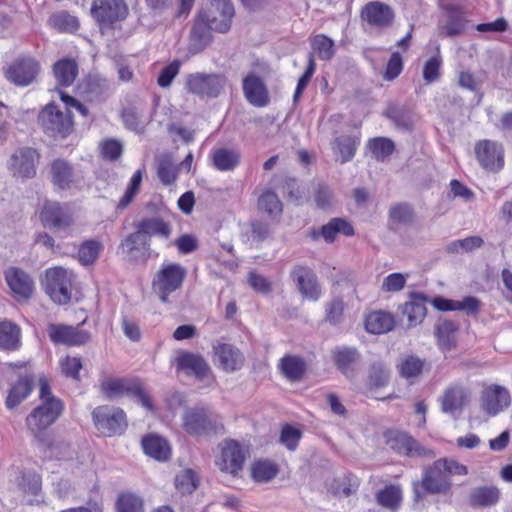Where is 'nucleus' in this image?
<instances>
[{"mask_svg":"<svg viewBox=\"0 0 512 512\" xmlns=\"http://www.w3.org/2000/svg\"><path fill=\"white\" fill-rule=\"evenodd\" d=\"M39 220L45 228L66 230L74 224V217L67 205L45 201L39 211Z\"/></svg>","mask_w":512,"mask_h":512,"instance_id":"17","label":"nucleus"},{"mask_svg":"<svg viewBox=\"0 0 512 512\" xmlns=\"http://www.w3.org/2000/svg\"><path fill=\"white\" fill-rule=\"evenodd\" d=\"M458 326L455 322L446 320L436 328L437 343L441 350L450 351L456 347Z\"/></svg>","mask_w":512,"mask_h":512,"instance_id":"45","label":"nucleus"},{"mask_svg":"<svg viewBox=\"0 0 512 512\" xmlns=\"http://www.w3.org/2000/svg\"><path fill=\"white\" fill-rule=\"evenodd\" d=\"M61 373L75 381L80 380V371L83 368L81 357L66 355L59 360Z\"/></svg>","mask_w":512,"mask_h":512,"instance_id":"58","label":"nucleus"},{"mask_svg":"<svg viewBox=\"0 0 512 512\" xmlns=\"http://www.w3.org/2000/svg\"><path fill=\"white\" fill-rule=\"evenodd\" d=\"M156 172L159 180L165 186L173 185L178 178V167L174 165L169 157H164L158 161Z\"/></svg>","mask_w":512,"mask_h":512,"instance_id":"55","label":"nucleus"},{"mask_svg":"<svg viewBox=\"0 0 512 512\" xmlns=\"http://www.w3.org/2000/svg\"><path fill=\"white\" fill-rule=\"evenodd\" d=\"M141 446L146 455L157 461H168L171 457L169 442L156 433L144 435L141 439Z\"/></svg>","mask_w":512,"mask_h":512,"instance_id":"31","label":"nucleus"},{"mask_svg":"<svg viewBox=\"0 0 512 512\" xmlns=\"http://www.w3.org/2000/svg\"><path fill=\"white\" fill-rule=\"evenodd\" d=\"M467 391L461 384L455 383L447 387L440 399L441 409L446 413H454L463 409L467 402Z\"/></svg>","mask_w":512,"mask_h":512,"instance_id":"36","label":"nucleus"},{"mask_svg":"<svg viewBox=\"0 0 512 512\" xmlns=\"http://www.w3.org/2000/svg\"><path fill=\"white\" fill-rule=\"evenodd\" d=\"M4 277L14 299L21 302L31 298L35 285L28 273L17 267H9Z\"/></svg>","mask_w":512,"mask_h":512,"instance_id":"19","label":"nucleus"},{"mask_svg":"<svg viewBox=\"0 0 512 512\" xmlns=\"http://www.w3.org/2000/svg\"><path fill=\"white\" fill-rule=\"evenodd\" d=\"M354 234L355 229L352 223L341 217L331 218L319 230L313 229L309 232V236L313 240H318L321 237L329 244L333 243L338 235L351 237Z\"/></svg>","mask_w":512,"mask_h":512,"instance_id":"23","label":"nucleus"},{"mask_svg":"<svg viewBox=\"0 0 512 512\" xmlns=\"http://www.w3.org/2000/svg\"><path fill=\"white\" fill-rule=\"evenodd\" d=\"M57 88L70 87L79 73V65L74 58L64 57L57 60L52 67Z\"/></svg>","mask_w":512,"mask_h":512,"instance_id":"32","label":"nucleus"},{"mask_svg":"<svg viewBox=\"0 0 512 512\" xmlns=\"http://www.w3.org/2000/svg\"><path fill=\"white\" fill-rule=\"evenodd\" d=\"M277 368L288 381L299 382L307 372V363L304 358L298 355L285 354L279 359Z\"/></svg>","mask_w":512,"mask_h":512,"instance_id":"30","label":"nucleus"},{"mask_svg":"<svg viewBox=\"0 0 512 512\" xmlns=\"http://www.w3.org/2000/svg\"><path fill=\"white\" fill-rule=\"evenodd\" d=\"M345 311V303L341 297H335L326 304L325 320L332 325L341 322Z\"/></svg>","mask_w":512,"mask_h":512,"instance_id":"62","label":"nucleus"},{"mask_svg":"<svg viewBox=\"0 0 512 512\" xmlns=\"http://www.w3.org/2000/svg\"><path fill=\"white\" fill-rule=\"evenodd\" d=\"M143 173L141 170H137L132 175L129 185L124 193V195L121 197L118 203V207L123 209L126 208L135 198V196L138 194L140 190V186L142 183Z\"/></svg>","mask_w":512,"mask_h":512,"instance_id":"60","label":"nucleus"},{"mask_svg":"<svg viewBox=\"0 0 512 512\" xmlns=\"http://www.w3.org/2000/svg\"><path fill=\"white\" fill-rule=\"evenodd\" d=\"M21 347V329L9 321L0 320V349L16 351Z\"/></svg>","mask_w":512,"mask_h":512,"instance_id":"40","label":"nucleus"},{"mask_svg":"<svg viewBox=\"0 0 512 512\" xmlns=\"http://www.w3.org/2000/svg\"><path fill=\"white\" fill-rule=\"evenodd\" d=\"M442 58L440 55L430 57L423 66V79L427 84L436 82L441 76Z\"/></svg>","mask_w":512,"mask_h":512,"instance_id":"63","label":"nucleus"},{"mask_svg":"<svg viewBox=\"0 0 512 512\" xmlns=\"http://www.w3.org/2000/svg\"><path fill=\"white\" fill-rule=\"evenodd\" d=\"M240 160V153L234 149L221 147L211 152L212 164L218 171H233L240 164Z\"/></svg>","mask_w":512,"mask_h":512,"instance_id":"39","label":"nucleus"},{"mask_svg":"<svg viewBox=\"0 0 512 512\" xmlns=\"http://www.w3.org/2000/svg\"><path fill=\"white\" fill-rule=\"evenodd\" d=\"M500 499V490L494 485H485L475 488L469 502L473 507H489L495 505Z\"/></svg>","mask_w":512,"mask_h":512,"instance_id":"44","label":"nucleus"},{"mask_svg":"<svg viewBox=\"0 0 512 512\" xmlns=\"http://www.w3.org/2000/svg\"><path fill=\"white\" fill-rule=\"evenodd\" d=\"M198 12L210 24L214 32L221 34L229 32L235 16L234 5L230 0H208Z\"/></svg>","mask_w":512,"mask_h":512,"instance_id":"13","label":"nucleus"},{"mask_svg":"<svg viewBox=\"0 0 512 512\" xmlns=\"http://www.w3.org/2000/svg\"><path fill=\"white\" fill-rule=\"evenodd\" d=\"M187 276V270L179 263H163L152 279V290L162 303L169 302V296L180 290Z\"/></svg>","mask_w":512,"mask_h":512,"instance_id":"7","label":"nucleus"},{"mask_svg":"<svg viewBox=\"0 0 512 512\" xmlns=\"http://www.w3.org/2000/svg\"><path fill=\"white\" fill-rule=\"evenodd\" d=\"M426 298L421 294H413L402 306V314L407 317L408 326L420 324L426 316Z\"/></svg>","mask_w":512,"mask_h":512,"instance_id":"38","label":"nucleus"},{"mask_svg":"<svg viewBox=\"0 0 512 512\" xmlns=\"http://www.w3.org/2000/svg\"><path fill=\"white\" fill-rule=\"evenodd\" d=\"M116 512H143V499L132 492H122L115 502Z\"/></svg>","mask_w":512,"mask_h":512,"instance_id":"50","label":"nucleus"},{"mask_svg":"<svg viewBox=\"0 0 512 512\" xmlns=\"http://www.w3.org/2000/svg\"><path fill=\"white\" fill-rule=\"evenodd\" d=\"M336 368L344 375L351 376L360 360V353L355 347L338 346L331 352Z\"/></svg>","mask_w":512,"mask_h":512,"instance_id":"35","label":"nucleus"},{"mask_svg":"<svg viewBox=\"0 0 512 512\" xmlns=\"http://www.w3.org/2000/svg\"><path fill=\"white\" fill-rule=\"evenodd\" d=\"M175 362L178 370L194 375L198 379H204L211 374L209 365L201 355L183 351Z\"/></svg>","mask_w":512,"mask_h":512,"instance_id":"26","label":"nucleus"},{"mask_svg":"<svg viewBox=\"0 0 512 512\" xmlns=\"http://www.w3.org/2000/svg\"><path fill=\"white\" fill-rule=\"evenodd\" d=\"M98 151L101 159L115 162L122 156L123 145L117 139L105 138L99 143Z\"/></svg>","mask_w":512,"mask_h":512,"instance_id":"54","label":"nucleus"},{"mask_svg":"<svg viewBox=\"0 0 512 512\" xmlns=\"http://www.w3.org/2000/svg\"><path fill=\"white\" fill-rule=\"evenodd\" d=\"M359 142L358 138L348 135L340 136L335 139L333 149L340 155L341 163L348 162L354 157Z\"/></svg>","mask_w":512,"mask_h":512,"instance_id":"49","label":"nucleus"},{"mask_svg":"<svg viewBox=\"0 0 512 512\" xmlns=\"http://www.w3.org/2000/svg\"><path fill=\"white\" fill-rule=\"evenodd\" d=\"M474 153L481 168L491 173H498L505 165L503 145L494 140L483 139L475 143Z\"/></svg>","mask_w":512,"mask_h":512,"instance_id":"16","label":"nucleus"},{"mask_svg":"<svg viewBox=\"0 0 512 512\" xmlns=\"http://www.w3.org/2000/svg\"><path fill=\"white\" fill-rule=\"evenodd\" d=\"M137 225L149 239L152 236L168 239L172 234L171 225L160 217L143 218Z\"/></svg>","mask_w":512,"mask_h":512,"instance_id":"43","label":"nucleus"},{"mask_svg":"<svg viewBox=\"0 0 512 512\" xmlns=\"http://www.w3.org/2000/svg\"><path fill=\"white\" fill-rule=\"evenodd\" d=\"M258 208L269 216H278L282 213L283 206L277 194L270 190H264L258 198Z\"/></svg>","mask_w":512,"mask_h":512,"instance_id":"53","label":"nucleus"},{"mask_svg":"<svg viewBox=\"0 0 512 512\" xmlns=\"http://www.w3.org/2000/svg\"><path fill=\"white\" fill-rule=\"evenodd\" d=\"M359 18L363 28L384 31L394 25L396 12L391 5L383 1L371 0L361 7Z\"/></svg>","mask_w":512,"mask_h":512,"instance_id":"9","label":"nucleus"},{"mask_svg":"<svg viewBox=\"0 0 512 512\" xmlns=\"http://www.w3.org/2000/svg\"><path fill=\"white\" fill-rule=\"evenodd\" d=\"M50 175L52 184L59 190H67L75 182L74 168L65 159L57 158L50 164Z\"/></svg>","mask_w":512,"mask_h":512,"instance_id":"33","label":"nucleus"},{"mask_svg":"<svg viewBox=\"0 0 512 512\" xmlns=\"http://www.w3.org/2000/svg\"><path fill=\"white\" fill-rule=\"evenodd\" d=\"M19 487L26 495L37 496L42 490V477L35 471L23 472Z\"/></svg>","mask_w":512,"mask_h":512,"instance_id":"56","label":"nucleus"},{"mask_svg":"<svg viewBox=\"0 0 512 512\" xmlns=\"http://www.w3.org/2000/svg\"><path fill=\"white\" fill-rule=\"evenodd\" d=\"M227 78L223 74L216 73H192L185 79V88L188 93L199 98H216L223 91Z\"/></svg>","mask_w":512,"mask_h":512,"instance_id":"11","label":"nucleus"},{"mask_svg":"<svg viewBox=\"0 0 512 512\" xmlns=\"http://www.w3.org/2000/svg\"><path fill=\"white\" fill-rule=\"evenodd\" d=\"M378 505L390 511H397L403 502V490L398 484H389L375 495Z\"/></svg>","mask_w":512,"mask_h":512,"instance_id":"42","label":"nucleus"},{"mask_svg":"<svg viewBox=\"0 0 512 512\" xmlns=\"http://www.w3.org/2000/svg\"><path fill=\"white\" fill-rule=\"evenodd\" d=\"M103 250L101 241L89 239L83 241L77 249V260L83 266L93 265Z\"/></svg>","mask_w":512,"mask_h":512,"instance_id":"46","label":"nucleus"},{"mask_svg":"<svg viewBox=\"0 0 512 512\" xmlns=\"http://www.w3.org/2000/svg\"><path fill=\"white\" fill-rule=\"evenodd\" d=\"M386 115L391 119L397 127L411 130L413 127V120L410 111L400 107H389Z\"/></svg>","mask_w":512,"mask_h":512,"instance_id":"61","label":"nucleus"},{"mask_svg":"<svg viewBox=\"0 0 512 512\" xmlns=\"http://www.w3.org/2000/svg\"><path fill=\"white\" fill-rule=\"evenodd\" d=\"M467 466L452 458H439L423 471L422 479L412 484L413 500L420 502L427 494H448L452 488V476H466Z\"/></svg>","mask_w":512,"mask_h":512,"instance_id":"2","label":"nucleus"},{"mask_svg":"<svg viewBox=\"0 0 512 512\" xmlns=\"http://www.w3.org/2000/svg\"><path fill=\"white\" fill-rule=\"evenodd\" d=\"M425 362L420 358L410 355L399 364L400 375L406 379L416 378L423 372Z\"/></svg>","mask_w":512,"mask_h":512,"instance_id":"57","label":"nucleus"},{"mask_svg":"<svg viewBox=\"0 0 512 512\" xmlns=\"http://www.w3.org/2000/svg\"><path fill=\"white\" fill-rule=\"evenodd\" d=\"M313 52L320 60L330 61L335 55L334 41L325 34H317L310 39Z\"/></svg>","mask_w":512,"mask_h":512,"instance_id":"48","label":"nucleus"},{"mask_svg":"<svg viewBox=\"0 0 512 512\" xmlns=\"http://www.w3.org/2000/svg\"><path fill=\"white\" fill-rule=\"evenodd\" d=\"M388 216L393 223L403 225L412 224L416 218L413 207L406 202L392 205L389 209Z\"/></svg>","mask_w":512,"mask_h":512,"instance_id":"52","label":"nucleus"},{"mask_svg":"<svg viewBox=\"0 0 512 512\" xmlns=\"http://www.w3.org/2000/svg\"><path fill=\"white\" fill-rule=\"evenodd\" d=\"M40 71V62L35 57L23 55L7 65L4 69V76L11 84L17 87H26L36 81Z\"/></svg>","mask_w":512,"mask_h":512,"instance_id":"12","label":"nucleus"},{"mask_svg":"<svg viewBox=\"0 0 512 512\" xmlns=\"http://www.w3.org/2000/svg\"><path fill=\"white\" fill-rule=\"evenodd\" d=\"M37 122L43 133L53 139H66L75 130L72 112H62L54 102L40 110Z\"/></svg>","mask_w":512,"mask_h":512,"instance_id":"4","label":"nucleus"},{"mask_svg":"<svg viewBox=\"0 0 512 512\" xmlns=\"http://www.w3.org/2000/svg\"><path fill=\"white\" fill-rule=\"evenodd\" d=\"M92 419L97 430L108 437L122 435L128 426L124 410L109 405L96 407L92 411Z\"/></svg>","mask_w":512,"mask_h":512,"instance_id":"10","label":"nucleus"},{"mask_svg":"<svg viewBox=\"0 0 512 512\" xmlns=\"http://www.w3.org/2000/svg\"><path fill=\"white\" fill-rule=\"evenodd\" d=\"M291 277L304 297L312 301H317L321 297V287L311 268L297 265L291 271Z\"/></svg>","mask_w":512,"mask_h":512,"instance_id":"22","label":"nucleus"},{"mask_svg":"<svg viewBox=\"0 0 512 512\" xmlns=\"http://www.w3.org/2000/svg\"><path fill=\"white\" fill-rule=\"evenodd\" d=\"M214 353L220 368L227 373L235 372L244 365L245 359L242 352L232 344L219 343L214 347Z\"/></svg>","mask_w":512,"mask_h":512,"instance_id":"27","label":"nucleus"},{"mask_svg":"<svg viewBox=\"0 0 512 512\" xmlns=\"http://www.w3.org/2000/svg\"><path fill=\"white\" fill-rule=\"evenodd\" d=\"M130 14L125 0H94L90 7V15L101 33L120 28Z\"/></svg>","mask_w":512,"mask_h":512,"instance_id":"6","label":"nucleus"},{"mask_svg":"<svg viewBox=\"0 0 512 512\" xmlns=\"http://www.w3.org/2000/svg\"><path fill=\"white\" fill-rule=\"evenodd\" d=\"M442 10L447 14V20L439 26V32L444 37H455L463 33L465 29V18L461 6L446 4Z\"/></svg>","mask_w":512,"mask_h":512,"instance_id":"29","label":"nucleus"},{"mask_svg":"<svg viewBox=\"0 0 512 512\" xmlns=\"http://www.w3.org/2000/svg\"><path fill=\"white\" fill-rule=\"evenodd\" d=\"M364 325L366 331L371 334H384L394 328L395 319L389 312L376 310L366 315Z\"/></svg>","mask_w":512,"mask_h":512,"instance_id":"37","label":"nucleus"},{"mask_svg":"<svg viewBox=\"0 0 512 512\" xmlns=\"http://www.w3.org/2000/svg\"><path fill=\"white\" fill-rule=\"evenodd\" d=\"M33 390L34 376L31 374L20 375L7 390L5 407L10 411L14 410L32 394Z\"/></svg>","mask_w":512,"mask_h":512,"instance_id":"24","label":"nucleus"},{"mask_svg":"<svg viewBox=\"0 0 512 512\" xmlns=\"http://www.w3.org/2000/svg\"><path fill=\"white\" fill-rule=\"evenodd\" d=\"M368 148L377 161H384L395 151V144L389 138L375 137L368 141Z\"/></svg>","mask_w":512,"mask_h":512,"instance_id":"51","label":"nucleus"},{"mask_svg":"<svg viewBox=\"0 0 512 512\" xmlns=\"http://www.w3.org/2000/svg\"><path fill=\"white\" fill-rule=\"evenodd\" d=\"M76 281L73 271L63 267H52L45 272V291L59 305L68 304Z\"/></svg>","mask_w":512,"mask_h":512,"instance_id":"8","label":"nucleus"},{"mask_svg":"<svg viewBox=\"0 0 512 512\" xmlns=\"http://www.w3.org/2000/svg\"><path fill=\"white\" fill-rule=\"evenodd\" d=\"M39 160L40 153L36 149L21 147L11 155L9 169L15 177L31 179L36 176Z\"/></svg>","mask_w":512,"mask_h":512,"instance_id":"18","label":"nucleus"},{"mask_svg":"<svg viewBox=\"0 0 512 512\" xmlns=\"http://www.w3.org/2000/svg\"><path fill=\"white\" fill-rule=\"evenodd\" d=\"M122 246L127 248V253L134 262L146 263L151 256V240L139 229L138 225H136V231L123 240Z\"/></svg>","mask_w":512,"mask_h":512,"instance_id":"25","label":"nucleus"},{"mask_svg":"<svg viewBox=\"0 0 512 512\" xmlns=\"http://www.w3.org/2000/svg\"><path fill=\"white\" fill-rule=\"evenodd\" d=\"M99 387L108 399L134 397L147 409H153L151 398L138 378L105 376L100 380Z\"/></svg>","mask_w":512,"mask_h":512,"instance_id":"5","label":"nucleus"},{"mask_svg":"<svg viewBox=\"0 0 512 512\" xmlns=\"http://www.w3.org/2000/svg\"><path fill=\"white\" fill-rule=\"evenodd\" d=\"M279 465L270 459H255L250 467L251 478L256 483H266L273 480L279 473Z\"/></svg>","mask_w":512,"mask_h":512,"instance_id":"41","label":"nucleus"},{"mask_svg":"<svg viewBox=\"0 0 512 512\" xmlns=\"http://www.w3.org/2000/svg\"><path fill=\"white\" fill-rule=\"evenodd\" d=\"M48 25L59 33H75L80 26L77 17L67 11L53 13L48 19Z\"/></svg>","mask_w":512,"mask_h":512,"instance_id":"47","label":"nucleus"},{"mask_svg":"<svg viewBox=\"0 0 512 512\" xmlns=\"http://www.w3.org/2000/svg\"><path fill=\"white\" fill-rule=\"evenodd\" d=\"M198 485V477L191 469L181 471L175 478V486L182 494H191Z\"/></svg>","mask_w":512,"mask_h":512,"instance_id":"59","label":"nucleus"},{"mask_svg":"<svg viewBox=\"0 0 512 512\" xmlns=\"http://www.w3.org/2000/svg\"><path fill=\"white\" fill-rule=\"evenodd\" d=\"M47 330L50 340L56 345L81 346L90 340V333L79 327L65 324H50Z\"/></svg>","mask_w":512,"mask_h":512,"instance_id":"20","label":"nucleus"},{"mask_svg":"<svg viewBox=\"0 0 512 512\" xmlns=\"http://www.w3.org/2000/svg\"><path fill=\"white\" fill-rule=\"evenodd\" d=\"M242 90L246 100L254 107H265L270 103L268 88L255 73H249L243 78Z\"/></svg>","mask_w":512,"mask_h":512,"instance_id":"21","label":"nucleus"},{"mask_svg":"<svg viewBox=\"0 0 512 512\" xmlns=\"http://www.w3.org/2000/svg\"><path fill=\"white\" fill-rule=\"evenodd\" d=\"M302 437L301 430L285 424L281 429L280 442L285 445L288 450L294 451Z\"/></svg>","mask_w":512,"mask_h":512,"instance_id":"64","label":"nucleus"},{"mask_svg":"<svg viewBox=\"0 0 512 512\" xmlns=\"http://www.w3.org/2000/svg\"><path fill=\"white\" fill-rule=\"evenodd\" d=\"M212 32H214L213 28H211L210 24L197 12L189 34L191 49L196 53L203 51L212 42Z\"/></svg>","mask_w":512,"mask_h":512,"instance_id":"28","label":"nucleus"},{"mask_svg":"<svg viewBox=\"0 0 512 512\" xmlns=\"http://www.w3.org/2000/svg\"><path fill=\"white\" fill-rule=\"evenodd\" d=\"M65 404L62 400L50 399L36 405L25 418L29 434L36 440L44 457L48 460H61L66 457L70 445L47 437V431L62 416Z\"/></svg>","mask_w":512,"mask_h":512,"instance_id":"1","label":"nucleus"},{"mask_svg":"<svg viewBox=\"0 0 512 512\" xmlns=\"http://www.w3.org/2000/svg\"><path fill=\"white\" fill-rule=\"evenodd\" d=\"M384 438L389 448L399 455L424 458L435 457L433 450L421 446L406 432L397 429H389L384 432Z\"/></svg>","mask_w":512,"mask_h":512,"instance_id":"14","label":"nucleus"},{"mask_svg":"<svg viewBox=\"0 0 512 512\" xmlns=\"http://www.w3.org/2000/svg\"><path fill=\"white\" fill-rule=\"evenodd\" d=\"M246 453L241 444L234 439H226L220 444V453L215 460L223 473L238 477L243 470Z\"/></svg>","mask_w":512,"mask_h":512,"instance_id":"15","label":"nucleus"},{"mask_svg":"<svg viewBox=\"0 0 512 512\" xmlns=\"http://www.w3.org/2000/svg\"><path fill=\"white\" fill-rule=\"evenodd\" d=\"M511 401L509 391L502 386L492 385L483 393V408L490 414L496 415L508 407Z\"/></svg>","mask_w":512,"mask_h":512,"instance_id":"34","label":"nucleus"},{"mask_svg":"<svg viewBox=\"0 0 512 512\" xmlns=\"http://www.w3.org/2000/svg\"><path fill=\"white\" fill-rule=\"evenodd\" d=\"M184 431L194 437H211L225 432L222 417L206 406L185 409L182 415Z\"/></svg>","mask_w":512,"mask_h":512,"instance_id":"3","label":"nucleus"}]
</instances>
